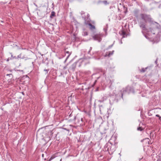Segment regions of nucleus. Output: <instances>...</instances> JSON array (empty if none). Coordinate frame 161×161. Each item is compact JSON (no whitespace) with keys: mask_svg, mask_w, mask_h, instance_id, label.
<instances>
[{"mask_svg":"<svg viewBox=\"0 0 161 161\" xmlns=\"http://www.w3.org/2000/svg\"><path fill=\"white\" fill-rule=\"evenodd\" d=\"M82 18L84 20V23L86 25H88L89 26V29L91 30H93L95 29V27L94 25L95 23L93 21L91 22L90 18H86L83 16L82 17Z\"/></svg>","mask_w":161,"mask_h":161,"instance_id":"nucleus-1","label":"nucleus"},{"mask_svg":"<svg viewBox=\"0 0 161 161\" xmlns=\"http://www.w3.org/2000/svg\"><path fill=\"white\" fill-rule=\"evenodd\" d=\"M141 19L145 22H152L153 21L152 19L150 14H140Z\"/></svg>","mask_w":161,"mask_h":161,"instance_id":"nucleus-2","label":"nucleus"},{"mask_svg":"<svg viewBox=\"0 0 161 161\" xmlns=\"http://www.w3.org/2000/svg\"><path fill=\"white\" fill-rule=\"evenodd\" d=\"M112 145L110 143H107L104 146V150L105 151L109 152H114V150L112 149Z\"/></svg>","mask_w":161,"mask_h":161,"instance_id":"nucleus-3","label":"nucleus"},{"mask_svg":"<svg viewBox=\"0 0 161 161\" xmlns=\"http://www.w3.org/2000/svg\"><path fill=\"white\" fill-rule=\"evenodd\" d=\"M103 36V34H97L93 36L92 37L94 40H97L99 42H100L102 40V37Z\"/></svg>","mask_w":161,"mask_h":161,"instance_id":"nucleus-4","label":"nucleus"},{"mask_svg":"<svg viewBox=\"0 0 161 161\" xmlns=\"http://www.w3.org/2000/svg\"><path fill=\"white\" fill-rule=\"evenodd\" d=\"M147 22H141L139 24V26L142 29V32L143 33V31H146L147 28L146 27V23Z\"/></svg>","mask_w":161,"mask_h":161,"instance_id":"nucleus-5","label":"nucleus"},{"mask_svg":"<svg viewBox=\"0 0 161 161\" xmlns=\"http://www.w3.org/2000/svg\"><path fill=\"white\" fill-rule=\"evenodd\" d=\"M125 92L130 93V92L134 93L135 92L134 89L133 87L127 86L125 90H124V92Z\"/></svg>","mask_w":161,"mask_h":161,"instance_id":"nucleus-6","label":"nucleus"},{"mask_svg":"<svg viewBox=\"0 0 161 161\" xmlns=\"http://www.w3.org/2000/svg\"><path fill=\"white\" fill-rule=\"evenodd\" d=\"M144 145L148 146L150 144V140L148 138H146L141 141Z\"/></svg>","mask_w":161,"mask_h":161,"instance_id":"nucleus-7","label":"nucleus"},{"mask_svg":"<svg viewBox=\"0 0 161 161\" xmlns=\"http://www.w3.org/2000/svg\"><path fill=\"white\" fill-rule=\"evenodd\" d=\"M145 31L147 32L150 33L151 34H155L156 33L155 29L151 27L147 29Z\"/></svg>","mask_w":161,"mask_h":161,"instance_id":"nucleus-8","label":"nucleus"},{"mask_svg":"<svg viewBox=\"0 0 161 161\" xmlns=\"http://www.w3.org/2000/svg\"><path fill=\"white\" fill-rule=\"evenodd\" d=\"M114 51L113 50L112 51H109L106 52L104 55V57H109L111 56L112 55L113 53H114Z\"/></svg>","mask_w":161,"mask_h":161,"instance_id":"nucleus-9","label":"nucleus"},{"mask_svg":"<svg viewBox=\"0 0 161 161\" xmlns=\"http://www.w3.org/2000/svg\"><path fill=\"white\" fill-rule=\"evenodd\" d=\"M77 63V62H75L74 63L69 67V69L71 70H72L73 71H74L75 68H76Z\"/></svg>","mask_w":161,"mask_h":161,"instance_id":"nucleus-10","label":"nucleus"},{"mask_svg":"<svg viewBox=\"0 0 161 161\" xmlns=\"http://www.w3.org/2000/svg\"><path fill=\"white\" fill-rule=\"evenodd\" d=\"M119 33L123 36L122 38L127 36V34L124 30H122L121 31L119 32Z\"/></svg>","mask_w":161,"mask_h":161,"instance_id":"nucleus-11","label":"nucleus"},{"mask_svg":"<svg viewBox=\"0 0 161 161\" xmlns=\"http://www.w3.org/2000/svg\"><path fill=\"white\" fill-rule=\"evenodd\" d=\"M47 133L48 134V135H49V137L48 140H50L51 139V138H52V137L53 136V130L49 131Z\"/></svg>","mask_w":161,"mask_h":161,"instance_id":"nucleus-12","label":"nucleus"},{"mask_svg":"<svg viewBox=\"0 0 161 161\" xmlns=\"http://www.w3.org/2000/svg\"><path fill=\"white\" fill-rule=\"evenodd\" d=\"M55 13L54 11H52L51 14L50 15V17L51 19L53 18V17L55 16Z\"/></svg>","mask_w":161,"mask_h":161,"instance_id":"nucleus-13","label":"nucleus"},{"mask_svg":"<svg viewBox=\"0 0 161 161\" xmlns=\"http://www.w3.org/2000/svg\"><path fill=\"white\" fill-rule=\"evenodd\" d=\"M148 68V67H147L145 68H142L140 72H144L146 71V69Z\"/></svg>","mask_w":161,"mask_h":161,"instance_id":"nucleus-14","label":"nucleus"},{"mask_svg":"<svg viewBox=\"0 0 161 161\" xmlns=\"http://www.w3.org/2000/svg\"><path fill=\"white\" fill-rule=\"evenodd\" d=\"M65 53L66 54H68V56L67 57V59L69 58V56L71 55V53L69 52L68 51H65Z\"/></svg>","mask_w":161,"mask_h":161,"instance_id":"nucleus-15","label":"nucleus"},{"mask_svg":"<svg viewBox=\"0 0 161 161\" xmlns=\"http://www.w3.org/2000/svg\"><path fill=\"white\" fill-rule=\"evenodd\" d=\"M123 7L124 8V10H125L124 13L125 14H126L127 12L128 11L127 8V7H125V6L124 5L123 6Z\"/></svg>","mask_w":161,"mask_h":161,"instance_id":"nucleus-16","label":"nucleus"},{"mask_svg":"<svg viewBox=\"0 0 161 161\" xmlns=\"http://www.w3.org/2000/svg\"><path fill=\"white\" fill-rule=\"evenodd\" d=\"M144 129L142 128V127H138L137 128V130L139 131H142Z\"/></svg>","mask_w":161,"mask_h":161,"instance_id":"nucleus-17","label":"nucleus"},{"mask_svg":"<svg viewBox=\"0 0 161 161\" xmlns=\"http://www.w3.org/2000/svg\"><path fill=\"white\" fill-rule=\"evenodd\" d=\"M156 117H159V119L160 120V123L161 124V117H160L158 114H156Z\"/></svg>","mask_w":161,"mask_h":161,"instance_id":"nucleus-18","label":"nucleus"},{"mask_svg":"<svg viewBox=\"0 0 161 161\" xmlns=\"http://www.w3.org/2000/svg\"><path fill=\"white\" fill-rule=\"evenodd\" d=\"M102 108H103V106L102 105L99 106V109H100V113L102 112Z\"/></svg>","mask_w":161,"mask_h":161,"instance_id":"nucleus-19","label":"nucleus"},{"mask_svg":"<svg viewBox=\"0 0 161 161\" xmlns=\"http://www.w3.org/2000/svg\"><path fill=\"white\" fill-rule=\"evenodd\" d=\"M21 54H19L18 56V58H23V57H21Z\"/></svg>","mask_w":161,"mask_h":161,"instance_id":"nucleus-20","label":"nucleus"},{"mask_svg":"<svg viewBox=\"0 0 161 161\" xmlns=\"http://www.w3.org/2000/svg\"><path fill=\"white\" fill-rule=\"evenodd\" d=\"M103 3L105 4H108V3L107 2V1H103Z\"/></svg>","mask_w":161,"mask_h":161,"instance_id":"nucleus-21","label":"nucleus"},{"mask_svg":"<svg viewBox=\"0 0 161 161\" xmlns=\"http://www.w3.org/2000/svg\"><path fill=\"white\" fill-rule=\"evenodd\" d=\"M80 14H81V15L82 16H82H83V15L85 14V13L84 11H81Z\"/></svg>","mask_w":161,"mask_h":161,"instance_id":"nucleus-22","label":"nucleus"},{"mask_svg":"<svg viewBox=\"0 0 161 161\" xmlns=\"http://www.w3.org/2000/svg\"><path fill=\"white\" fill-rule=\"evenodd\" d=\"M135 16L136 17H138L137 15V11H136L135 13Z\"/></svg>","mask_w":161,"mask_h":161,"instance_id":"nucleus-23","label":"nucleus"},{"mask_svg":"<svg viewBox=\"0 0 161 161\" xmlns=\"http://www.w3.org/2000/svg\"><path fill=\"white\" fill-rule=\"evenodd\" d=\"M84 36H86L88 35L87 32H84Z\"/></svg>","mask_w":161,"mask_h":161,"instance_id":"nucleus-24","label":"nucleus"},{"mask_svg":"<svg viewBox=\"0 0 161 161\" xmlns=\"http://www.w3.org/2000/svg\"><path fill=\"white\" fill-rule=\"evenodd\" d=\"M104 101V99H102L101 100H99L98 101L100 103L103 102Z\"/></svg>","mask_w":161,"mask_h":161,"instance_id":"nucleus-25","label":"nucleus"},{"mask_svg":"<svg viewBox=\"0 0 161 161\" xmlns=\"http://www.w3.org/2000/svg\"><path fill=\"white\" fill-rule=\"evenodd\" d=\"M139 161H146V160L143 158L140 159Z\"/></svg>","mask_w":161,"mask_h":161,"instance_id":"nucleus-26","label":"nucleus"},{"mask_svg":"<svg viewBox=\"0 0 161 161\" xmlns=\"http://www.w3.org/2000/svg\"><path fill=\"white\" fill-rule=\"evenodd\" d=\"M49 70V69H45L44 70L45 71H46V73H48V71Z\"/></svg>","mask_w":161,"mask_h":161,"instance_id":"nucleus-27","label":"nucleus"},{"mask_svg":"<svg viewBox=\"0 0 161 161\" xmlns=\"http://www.w3.org/2000/svg\"><path fill=\"white\" fill-rule=\"evenodd\" d=\"M53 158V157H51L49 159L48 161H51L52 159Z\"/></svg>","mask_w":161,"mask_h":161,"instance_id":"nucleus-28","label":"nucleus"},{"mask_svg":"<svg viewBox=\"0 0 161 161\" xmlns=\"http://www.w3.org/2000/svg\"><path fill=\"white\" fill-rule=\"evenodd\" d=\"M113 46V44H112L111 45H110L108 46V49L111 48Z\"/></svg>","mask_w":161,"mask_h":161,"instance_id":"nucleus-29","label":"nucleus"},{"mask_svg":"<svg viewBox=\"0 0 161 161\" xmlns=\"http://www.w3.org/2000/svg\"><path fill=\"white\" fill-rule=\"evenodd\" d=\"M84 17H85L86 18H89V14H87V16L86 17L85 16H83Z\"/></svg>","mask_w":161,"mask_h":161,"instance_id":"nucleus-30","label":"nucleus"},{"mask_svg":"<svg viewBox=\"0 0 161 161\" xmlns=\"http://www.w3.org/2000/svg\"><path fill=\"white\" fill-rule=\"evenodd\" d=\"M65 130H66L67 131H69V129H67L65 128H63Z\"/></svg>","mask_w":161,"mask_h":161,"instance_id":"nucleus-31","label":"nucleus"},{"mask_svg":"<svg viewBox=\"0 0 161 161\" xmlns=\"http://www.w3.org/2000/svg\"><path fill=\"white\" fill-rule=\"evenodd\" d=\"M11 57H12L13 58H10V59H13L14 58H15V57H13V55H11Z\"/></svg>","mask_w":161,"mask_h":161,"instance_id":"nucleus-32","label":"nucleus"},{"mask_svg":"<svg viewBox=\"0 0 161 161\" xmlns=\"http://www.w3.org/2000/svg\"><path fill=\"white\" fill-rule=\"evenodd\" d=\"M7 76H8V75H9L10 76H12V75L11 74H7Z\"/></svg>","mask_w":161,"mask_h":161,"instance_id":"nucleus-33","label":"nucleus"},{"mask_svg":"<svg viewBox=\"0 0 161 161\" xmlns=\"http://www.w3.org/2000/svg\"><path fill=\"white\" fill-rule=\"evenodd\" d=\"M97 81V80H95L94 83V85H95Z\"/></svg>","mask_w":161,"mask_h":161,"instance_id":"nucleus-34","label":"nucleus"},{"mask_svg":"<svg viewBox=\"0 0 161 161\" xmlns=\"http://www.w3.org/2000/svg\"><path fill=\"white\" fill-rule=\"evenodd\" d=\"M102 99H104V100H105L106 99L104 97H103L102 98Z\"/></svg>","mask_w":161,"mask_h":161,"instance_id":"nucleus-35","label":"nucleus"},{"mask_svg":"<svg viewBox=\"0 0 161 161\" xmlns=\"http://www.w3.org/2000/svg\"><path fill=\"white\" fill-rule=\"evenodd\" d=\"M10 59H9V58H8L7 59V61H9V60Z\"/></svg>","mask_w":161,"mask_h":161,"instance_id":"nucleus-36","label":"nucleus"},{"mask_svg":"<svg viewBox=\"0 0 161 161\" xmlns=\"http://www.w3.org/2000/svg\"><path fill=\"white\" fill-rule=\"evenodd\" d=\"M74 119H75V117H74Z\"/></svg>","mask_w":161,"mask_h":161,"instance_id":"nucleus-37","label":"nucleus"},{"mask_svg":"<svg viewBox=\"0 0 161 161\" xmlns=\"http://www.w3.org/2000/svg\"><path fill=\"white\" fill-rule=\"evenodd\" d=\"M62 159H61L60 160V161H62Z\"/></svg>","mask_w":161,"mask_h":161,"instance_id":"nucleus-38","label":"nucleus"},{"mask_svg":"<svg viewBox=\"0 0 161 161\" xmlns=\"http://www.w3.org/2000/svg\"><path fill=\"white\" fill-rule=\"evenodd\" d=\"M90 52V51H89L88 52V53H89Z\"/></svg>","mask_w":161,"mask_h":161,"instance_id":"nucleus-39","label":"nucleus"},{"mask_svg":"<svg viewBox=\"0 0 161 161\" xmlns=\"http://www.w3.org/2000/svg\"><path fill=\"white\" fill-rule=\"evenodd\" d=\"M122 96H123V94H122Z\"/></svg>","mask_w":161,"mask_h":161,"instance_id":"nucleus-40","label":"nucleus"},{"mask_svg":"<svg viewBox=\"0 0 161 161\" xmlns=\"http://www.w3.org/2000/svg\"><path fill=\"white\" fill-rule=\"evenodd\" d=\"M43 156V154H42V156Z\"/></svg>","mask_w":161,"mask_h":161,"instance_id":"nucleus-41","label":"nucleus"},{"mask_svg":"<svg viewBox=\"0 0 161 161\" xmlns=\"http://www.w3.org/2000/svg\"><path fill=\"white\" fill-rule=\"evenodd\" d=\"M92 47H90V49H92Z\"/></svg>","mask_w":161,"mask_h":161,"instance_id":"nucleus-42","label":"nucleus"},{"mask_svg":"<svg viewBox=\"0 0 161 161\" xmlns=\"http://www.w3.org/2000/svg\"><path fill=\"white\" fill-rule=\"evenodd\" d=\"M121 43H122V42H121Z\"/></svg>","mask_w":161,"mask_h":161,"instance_id":"nucleus-43","label":"nucleus"}]
</instances>
